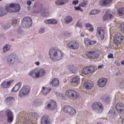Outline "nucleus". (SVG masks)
Wrapping results in <instances>:
<instances>
[{
	"mask_svg": "<svg viewBox=\"0 0 124 124\" xmlns=\"http://www.w3.org/2000/svg\"><path fill=\"white\" fill-rule=\"evenodd\" d=\"M16 4L11 3L6 5L5 7V10L0 8V17L6 14L8 12L13 13L16 11Z\"/></svg>",
	"mask_w": 124,
	"mask_h": 124,
	"instance_id": "3",
	"label": "nucleus"
},
{
	"mask_svg": "<svg viewBox=\"0 0 124 124\" xmlns=\"http://www.w3.org/2000/svg\"><path fill=\"white\" fill-rule=\"evenodd\" d=\"M88 3L87 1H84L80 3L79 5V6L82 7H85L87 5Z\"/></svg>",
	"mask_w": 124,
	"mask_h": 124,
	"instance_id": "41",
	"label": "nucleus"
},
{
	"mask_svg": "<svg viewBox=\"0 0 124 124\" xmlns=\"http://www.w3.org/2000/svg\"><path fill=\"white\" fill-rule=\"evenodd\" d=\"M21 84L22 83L21 82H19L16 84V91L19 90Z\"/></svg>",
	"mask_w": 124,
	"mask_h": 124,
	"instance_id": "44",
	"label": "nucleus"
},
{
	"mask_svg": "<svg viewBox=\"0 0 124 124\" xmlns=\"http://www.w3.org/2000/svg\"><path fill=\"white\" fill-rule=\"evenodd\" d=\"M59 83V81L58 79L54 78L50 83V85L53 86H56L58 85Z\"/></svg>",
	"mask_w": 124,
	"mask_h": 124,
	"instance_id": "24",
	"label": "nucleus"
},
{
	"mask_svg": "<svg viewBox=\"0 0 124 124\" xmlns=\"http://www.w3.org/2000/svg\"><path fill=\"white\" fill-rule=\"evenodd\" d=\"M30 90L29 87L27 85L24 86L20 91L19 95L21 97L27 95Z\"/></svg>",
	"mask_w": 124,
	"mask_h": 124,
	"instance_id": "7",
	"label": "nucleus"
},
{
	"mask_svg": "<svg viewBox=\"0 0 124 124\" xmlns=\"http://www.w3.org/2000/svg\"><path fill=\"white\" fill-rule=\"evenodd\" d=\"M71 107L69 106H65L63 108L62 110L64 112L68 114Z\"/></svg>",
	"mask_w": 124,
	"mask_h": 124,
	"instance_id": "34",
	"label": "nucleus"
},
{
	"mask_svg": "<svg viewBox=\"0 0 124 124\" xmlns=\"http://www.w3.org/2000/svg\"><path fill=\"white\" fill-rule=\"evenodd\" d=\"M114 63L118 66H119L120 65V64L117 61H115Z\"/></svg>",
	"mask_w": 124,
	"mask_h": 124,
	"instance_id": "59",
	"label": "nucleus"
},
{
	"mask_svg": "<svg viewBox=\"0 0 124 124\" xmlns=\"http://www.w3.org/2000/svg\"><path fill=\"white\" fill-rule=\"evenodd\" d=\"M115 107L119 113H124V105L122 103H118L116 105Z\"/></svg>",
	"mask_w": 124,
	"mask_h": 124,
	"instance_id": "14",
	"label": "nucleus"
},
{
	"mask_svg": "<svg viewBox=\"0 0 124 124\" xmlns=\"http://www.w3.org/2000/svg\"><path fill=\"white\" fill-rule=\"evenodd\" d=\"M55 94H56V95L57 96V97H58L59 96L60 93H58L57 92H55Z\"/></svg>",
	"mask_w": 124,
	"mask_h": 124,
	"instance_id": "64",
	"label": "nucleus"
},
{
	"mask_svg": "<svg viewBox=\"0 0 124 124\" xmlns=\"http://www.w3.org/2000/svg\"><path fill=\"white\" fill-rule=\"evenodd\" d=\"M84 43L86 46H88L90 45V39L87 38H84Z\"/></svg>",
	"mask_w": 124,
	"mask_h": 124,
	"instance_id": "37",
	"label": "nucleus"
},
{
	"mask_svg": "<svg viewBox=\"0 0 124 124\" xmlns=\"http://www.w3.org/2000/svg\"><path fill=\"white\" fill-rule=\"evenodd\" d=\"M51 24H55L57 23V22L55 19H50Z\"/></svg>",
	"mask_w": 124,
	"mask_h": 124,
	"instance_id": "43",
	"label": "nucleus"
},
{
	"mask_svg": "<svg viewBox=\"0 0 124 124\" xmlns=\"http://www.w3.org/2000/svg\"><path fill=\"white\" fill-rule=\"evenodd\" d=\"M105 34L104 30L102 28L98 27L96 29V36L99 39L103 40Z\"/></svg>",
	"mask_w": 124,
	"mask_h": 124,
	"instance_id": "10",
	"label": "nucleus"
},
{
	"mask_svg": "<svg viewBox=\"0 0 124 124\" xmlns=\"http://www.w3.org/2000/svg\"><path fill=\"white\" fill-rule=\"evenodd\" d=\"M65 94L70 99L75 100L80 98L79 94L77 92L72 90H69L66 91Z\"/></svg>",
	"mask_w": 124,
	"mask_h": 124,
	"instance_id": "4",
	"label": "nucleus"
},
{
	"mask_svg": "<svg viewBox=\"0 0 124 124\" xmlns=\"http://www.w3.org/2000/svg\"><path fill=\"white\" fill-rule=\"evenodd\" d=\"M95 70V68L93 66L85 67L83 69L82 73L85 75H87L93 72Z\"/></svg>",
	"mask_w": 124,
	"mask_h": 124,
	"instance_id": "11",
	"label": "nucleus"
},
{
	"mask_svg": "<svg viewBox=\"0 0 124 124\" xmlns=\"http://www.w3.org/2000/svg\"><path fill=\"white\" fill-rule=\"evenodd\" d=\"M6 113L8 117V122L11 123L13 120V116L12 112L9 109H7L6 110Z\"/></svg>",
	"mask_w": 124,
	"mask_h": 124,
	"instance_id": "16",
	"label": "nucleus"
},
{
	"mask_svg": "<svg viewBox=\"0 0 124 124\" xmlns=\"http://www.w3.org/2000/svg\"><path fill=\"white\" fill-rule=\"evenodd\" d=\"M72 81L73 83L78 84L80 82L79 77L78 76L75 77L72 79Z\"/></svg>",
	"mask_w": 124,
	"mask_h": 124,
	"instance_id": "32",
	"label": "nucleus"
},
{
	"mask_svg": "<svg viewBox=\"0 0 124 124\" xmlns=\"http://www.w3.org/2000/svg\"><path fill=\"white\" fill-rule=\"evenodd\" d=\"M68 114L70 115H72L76 114V109L73 108L71 107Z\"/></svg>",
	"mask_w": 124,
	"mask_h": 124,
	"instance_id": "33",
	"label": "nucleus"
},
{
	"mask_svg": "<svg viewBox=\"0 0 124 124\" xmlns=\"http://www.w3.org/2000/svg\"><path fill=\"white\" fill-rule=\"evenodd\" d=\"M96 43V41H92L90 40V45H93L95 44Z\"/></svg>",
	"mask_w": 124,
	"mask_h": 124,
	"instance_id": "54",
	"label": "nucleus"
},
{
	"mask_svg": "<svg viewBox=\"0 0 124 124\" xmlns=\"http://www.w3.org/2000/svg\"><path fill=\"white\" fill-rule=\"evenodd\" d=\"M99 11L96 10H92L89 13V14L95 15L98 13Z\"/></svg>",
	"mask_w": 124,
	"mask_h": 124,
	"instance_id": "42",
	"label": "nucleus"
},
{
	"mask_svg": "<svg viewBox=\"0 0 124 124\" xmlns=\"http://www.w3.org/2000/svg\"><path fill=\"white\" fill-rule=\"evenodd\" d=\"M10 27V24L9 23H8L6 25H5L4 28L5 29H8Z\"/></svg>",
	"mask_w": 124,
	"mask_h": 124,
	"instance_id": "52",
	"label": "nucleus"
},
{
	"mask_svg": "<svg viewBox=\"0 0 124 124\" xmlns=\"http://www.w3.org/2000/svg\"><path fill=\"white\" fill-rule=\"evenodd\" d=\"M13 81V80H10L7 81H3L1 83V85L3 88H7L10 85Z\"/></svg>",
	"mask_w": 124,
	"mask_h": 124,
	"instance_id": "20",
	"label": "nucleus"
},
{
	"mask_svg": "<svg viewBox=\"0 0 124 124\" xmlns=\"http://www.w3.org/2000/svg\"><path fill=\"white\" fill-rule=\"evenodd\" d=\"M92 108L94 111L99 113L101 112L103 110V107L102 104L97 102H94L93 104Z\"/></svg>",
	"mask_w": 124,
	"mask_h": 124,
	"instance_id": "8",
	"label": "nucleus"
},
{
	"mask_svg": "<svg viewBox=\"0 0 124 124\" xmlns=\"http://www.w3.org/2000/svg\"><path fill=\"white\" fill-rule=\"evenodd\" d=\"M31 116L35 119H37L39 117L38 114L36 112H33L31 113Z\"/></svg>",
	"mask_w": 124,
	"mask_h": 124,
	"instance_id": "40",
	"label": "nucleus"
},
{
	"mask_svg": "<svg viewBox=\"0 0 124 124\" xmlns=\"http://www.w3.org/2000/svg\"><path fill=\"white\" fill-rule=\"evenodd\" d=\"M107 82V79L104 78H101L99 79L97 81V84L98 86L100 87H104Z\"/></svg>",
	"mask_w": 124,
	"mask_h": 124,
	"instance_id": "15",
	"label": "nucleus"
},
{
	"mask_svg": "<svg viewBox=\"0 0 124 124\" xmlns=\"http://www.w3.org/2000/svg\"><path fill=\"white\" fill-rule=\"evenodd\" d=\"M46 73L45 70L43 68L37 67L30 71L28 75L31 77L36 79L42 77L45 75Z\"/></svg>",
	"mask_w": 124,
	"mask_h": 124,
	"instance_id": "1",
	"label": "nucleus"
},
{
	"mask_svg": "<svg viewBox=\"0 0 124 124\" xmlns=\"http://www.w3.org/2000/svg\"><path fill=\"white\" fill-rule=\"evenodd\" d=\"M44 8L42 5L40 4L36 8L34 12L36 13H38L40 12H41V13Z\"/></svg>",
	"mask_w": 124,
	"mask_h": 124,
	"instance_id": "23",
	"label": "nucleus"
},
{
	"mask_svg": "<svg viewBox=\"0 0 124 124\" xmlns=\"http://www.w3.org/2000/svg\"><path fill=\"white\" fill-rule=\"evenodd\" d=\"M78 2V0H74L72 2V4L73 5H76L77 4Z\"/></svg>",
	"mask_w": 124,
	"mask_h": 124,
	"instance_id": "53",
	"label": "nucleus"
},
{
	"mask_svg": "<svg viewBox=\"0 0 124 124\" xmlns=\"http://www.w3.org/2000/svg\"><path fill=\"white\" fill-rule=\"evenodd\" d=\"M58 97H60L62 99H63L64 97V95L60 93Z\"/></svg>",
	"mask_w": 124,
	"mask_h": 124,
	"instance_id": "58",
	"label": "nucleus"
},
{
	"mask_svg": "<svg viewBox=\"0 0 124 124\" xmlns=\"http://www.w3.org/2000/svg\"><path fill=\"white\" fill-rule=\"evenodd\" d=\"M15 98L11 97H9L7 98L5 100L6 104L8 106L12 105L15 101Z\"/></svg>",
	"mask_w": 124,
	"mask_h": 124,
	"instance_id": "17",
	"label": "nucleus"
},
{
	"mask_svg": "<svg viewBox=\"0 0 124 124\" xmlns=\"http://www.w3.org/2000/svg\"><path fill=\"white\" fill-rule=\"evenodd\" d=\"M44 22L46 24H51L50 19L45 20Z\"/></svg>",
	"mask_w": 124,
	"mask_h": 124,
	"instance_id": "49",
	"label": "nucleus"
},
{
	"mask_svg": "<svg viewBox=\"0 0 124 124\" xmlns=\"http://www.w3.org/2000/svg\"><path fill=\"white\" fill-rule=\"evenodd\" d=\"M15 86H16V85H15L14 86V87L13 88H12L11 90V91L12 92H15L16 91L15 90Z\"/></svg>",
	"mask_w": 124,
	"mask_h": 124,
	"instance_id": "63",
	"label": "nucleus"
},
{
	"mask_svg": "<svg viewBox=\"0 0 124 124\" xmlns=\"http://www.w3.org/2000/svg\"><path fill=\"white\" fill-rule=\"evenodd\" d=\"M85 26L87 27H89L90 28L91 26H92V25L90 24L87 23L86 24Z\"/></svg>",
	"mask_w": 124,
	"mask_h": 124,
	"instance_id": "56",
	"label": "nucleus"
},
{
	"mask_svg": "<svg viewBox=\"0 0 124 124\" xmlns=\"http://www.w3.org/2000/svg\"><path fill=\"white\" fill-rule=\"evenodd\" d=\"M50 59L53 61H59L62 58V53L60 50L54 47H52L49 51Z\"/></svg>",
	"mask_w": 124,
	"mask_h": 124,
	"instance_id": "2",
	"label": "nucleus"
},
{
	"mask_svg": "<svg viewBox=\"0 0 124 124\" xmlns=\"http://www.w3.org/2000/svg\"><path fill=\"white\" fill-rule=\"evenodd\" d=\"M113 54L111 53L109 54L108 56V57L109 58H113Z\"/></svg>",
	"mask_w": 124,
	"mask_h": 124,
	"instance_id": "50",
	"label": "nucleus"
},
{
	"mask_svg": "<svg viewBox=\"0 0 124 124\" xmlns=\"http://www.w3.org/2000/svg\"><path fill=\"white\" fill-rule=\"evenodd\" d=\"M115 110L113 109H111L108 113V116L111 118H113L115 116L116 114Z\"/></svg>",
	"mask_w": 124,
	"mask_h": 124,
	"instance_id": "29",
	"label": "nucleus"
},
{
	"mask_svg": "<svg viewBox=\"0 0 124 124\" xmlns=\"http://www.w3.org/2000/svg\"><path fill=\"white\" fill-rule=\"evenodd\" d=\"M118 14L120 16L124 15V8H119L117 10Z\"/></svg>",
	"mask_w": 124,
	"mask_h": 124,
	"instance_id": "35",
	"label": "nucleus"
},
{
	"mask_svg": "<svg viewBox=\"0 0 124 124\" xmlns=\"http://www.w3.org/2000/svg\"><path fill=\"white\" fill-rule=\"evenodd\" d=\"M77 25L78 27L80 28H81L82 27L81 23L79 20L77 22Z\"/></svg>",
	"mask_w": 124,
	"mask_h": 124,
	"instance_id": "46",
	"label": "nucleus"
},
{
	"mask_svg": "<svg viewBox=\"0 0 124 124\" xmlns=\"http://www.w3.org/2000/svg\"><path fill=\"white\" fill-rule=\"evenodd\" d=\"M115 38L114 40L115 42L116 43H120L124 39V37L121 34L119 33H117L116 34Z\"/></svg>",
	"mask_w": 124,
	"mask_h": 124,
	"instance_id": "13",
	"label": "nucleus"
},
{
	"mask_svg": "<svg viewBox=\"0 0 124 124\" xmlns=\"http://www.w3.org/2000/svg\"><path fill=\"white\" fill-rule=\"evenodd\" d=\"M113 17L112 13L109 11H107L103 17V20L106 21L112 18Z\"/></svg>",
	"mask_w": 124,
	"mask_h": 124,
	"instance_id": "18",
	"label": "nucleus"
},
{
	"mask_svg": "<svg viewBox=\"0 0 124 124\" xmlns=\"http://www.w3.org/2000/svg\"><path fill=\"white\" fill-rule=\"evenodd\" d=\"M31 1L29 0H27L26 1L27 4L29 6H30L31 4Z\"/></svg>",
	"mask_w": 124,
	"mask_h": 124,
	"instance_id": "55",
	"label": "nucleus"
},
{
	"mask_svg": "<svg viewBox=\"0 0 124 124\" xmlns=\"http://www.w3.org/2000/svg\"><path fill=\"white\" fill-rule=\"evenodd\" d=\"M112 1V0H101L99 4L101 6H104L110 3Z\"/></svg>",
	"mask_w": 124,
	"mask_h": 124,
	"instance_id": "22",
	"label": "nucleus"
},
{
	"mask_svg": "<svg viewBox=\"0 0 124 124\" xmlns=\"http://www.w3.org/2000/svg\"><path fill=\"white\" fill-rule=\"evenodd\" d=\"M103 101L106 103H108L110 101V99L108 97H106L103 99Z\"/></svg>",
	"mask_w": 124,
	"mask_h": 124,
	"instance_id": "45",
	"label": "nucleus"
},
{
	"mask_svg": "<svg viewBox=\"0 0 124 124\" xmlns=\"http://www.w3.org/2000/svg\"><path fill=\"white\" fill-rule=\"evenodd\" d=\"M35 64L36 65L38 66L40 64V62L39 61L36 62H35Z\"/></svg>",
	"mask_w": 124,
	"mask_h": 124,
	"instance_id": "62",
	"label": "nucleus"
},
{
	"mask_svg": "<svg viewBox=\"0 0 124 124\" xmlns=\"http://www.w3.org/2000/svg\"><path fill=\"white\" fill-rule=\"evenodd\" d=\"M15 58L12 57L11 55H9L8 56L7 60L8 62H10L12 64H13L15 62Z\"/></svg>",
	"mask_w": 124,
	"mask_h": 124,
	"instance_id": "31",
	"label": "nucleus"
},
{
	"mask_svg": "<svg viewBox=\"0 0 124 124\" xmlns=\"http://www.w3.org/2000/svg\"><path fill=\"white\" fill-rule=\"evenodd\" d=\"M46 108L52 110H55L57 108L56 102L52 100H48L46 103Z\"/></svg>",
	"mask_w": 124,
	"mask_h": 124,
	"instance_id": "9",
	"label": "nucleus"
},
{
	"mask_svg": "<svg viewBox=\"0 0 124 124\" xmlns=\"http://www.w3.org/2000/svg\"><path fill=\"white\" fill-rule=\"evenodd\" d=\"M89 30L91 32H92L93 31V29L92 26L90 28Z\"/></svg>",
	"mask_w": 124,
	"mask_h": 124,
	"instance_id": "61",
	"label": "nucleus"
},
{
	"mask_svg": "<svg viewBox=\"0 0 124 124\" xmlns=\"http://www.w3.org/2000/svg\"><path fill=\"white\" fill-rule=\"evenodd\" d=\"M16 22V20L14 19L12 21V22H11V24L13 25H16L15 23Z\"/></svg>",
	"mask_w": 124,
	"mask_h": 124,
	"instance_id": "57",
	"label": "nucleus"
},
{
	"mask_svg": "<svg viewBox=\"0 0 124 124\" xmlns=\"http://www.w3.org/2000/svg\"><path fill=\"white\" fill-rule=\"evenodd\" d=\"M74 8L76 10H80L81 12H82L83 10L81 8L79 7H74Z\"/></svg>",
	"mask_w": 124,
	"mask_h": 124,
	"instance_id": "47",
	"label": "nucleus"
},
{
	"mask_svg": "<svg viewBox=\"0 0 124 124\" xmlns=\"http://www.w3.org/2000/svg\"><path fill=\"white\" fill-rule=\"evenodd\" d=\"M104 67V65L103 64H102L101 65H99L98 67V69H101L103 68Z\"/></svg>",
	"mask_w": 124,
	"mask_h": 124,
	"instance_id": "60",
	"label": "nucleus"
},
{
	"mask_svg": "<svg viewBox=\"0 0 124 124\" xmlns=\"http://www.w3.org/2000/svg\"><path fill=\"white\" fill-rule=\"evenodd\" d=\"M10 47V46L9 45H5L3 48V52H5L9 50Z\"/></svg>",
	"mask_w": 124,
	"mask_h": 124,
	"instance_id": "39",
	"label": "nucleus"
},
{
	"mask_svg": "<svg viewBox=\"0 0 124 124\" xmlns=\"http://www.w3.org/2000/svg\"><path fill=\"white\" fill-rule=\"evenodd\" d=\"M51 90L50 88H46L43 87L42 88V92L44 95H46Z\"/></svg>",
	"mask_w": 124,
	"mask_h": 124,
	"instance_id": "28",
	"label": "nucleus"
},
{
	"mask_svg": "<svg viewBox=\"0 0 124 124\" xmlns=\"http://www.w3.org/2000/svg\"><path fill=\"white\" fill-rule=\"evenodd\" d=\"M69 69L71 72L72 73H75L77 70V68L74 65H71L69 66Z\"/></svg>",
	"mask_w": 124,
	"mask_h": 124,
	"instance_id": "27",
	"label": "nucleus"
},
{
	"mask_svg": "<svg viewBox=\"0 0 124 124\" xmlns=\"http://www.w3.org/2000/svg\"><path fill=\"white\" fill-rule=\"evenodd\" d=\"M49 14V12L48 10L44 8L41 15L43 17H46L48 16Z\"/></svg>",
	"mask_w": 124,
	"mask_h": 124,
	"instance_id": "26",
	"label": "nucleus"
},
{
	"mask_svg": "<svg viewBox=\"0 0 124 124\" xmlns=\"http://www.w3.org/2000/svg\"><path fill=\"white\" fill-rule=\"evenodd\" d=\"M100 51L95 49L91 50L86 52V56L89 58L92 59H96L99 56Z\"/></svg>",
	"mask_w": 124,
	"mask_h": 124,
	"instance_id": "5",
	"label": "nucleus"
},
{
	"mask_svg": "<svg viewBox=\"0 0 124 124\" xmlns=\"http://www.w3.org/2000/svg\"><path fill=\"white\" fill-rule=\"evenodd\" d=\"M84 86L87 89H90L93 86L92 83L90 80H87L85 82Z\"/></svg>",
	"mask_w": 124,
	"mask_h": 124,
	"instance_id": "19",
	"label": "nucleus"
},
{
	"mask_svg": "<svg viewBox=\"0 0 124 124\" xmlns=\"http://www.w3.org/2000/svg\"><path fill=\"white\" fill-rule=\"evenodd\" d=\"M44 29L43 28H41L39 30V32L40 33H43L44 32Z\"/></svg>",
	"mask_w": 124,
	"mask_h": 124,
	"instance_id": "51",
	"label": "nucleus"
},
{
	"mask_svg": "<svg viewBox=\"0 0 124 124\" xmlns=\"http://www.w3.org/2000/svg\"><path fill=\"white\" fill-rule=\"evenodd\" d=\"M72 20V18L71 16H68L65 17L64 19V21L65 23H68L71 22Z\"/></svg>",
	"mask_w": 124,
	"mask_h": 124,
	"instance_id": "30",
	"label": "nucleus"
},
{
	"mask_svg": "<svg viewBox=\"0 0 124 124\" xmlns=\"http://www.w3.org/2000/svg\"><path fill=\"white\" fill-rule=\"evenodd\" d=\"M69 0H61L60 1H59L58 3L60 5H62L66 4L68 2Z\"/></svg>",
	"mask_w": 124,
	"mask_h": 124,
	"instance_id": "38",
	"label": "nucleus"
},
{
	"mask_svg": "<svg viewBox=\"0 0 124 124\" xmlns=\"http://www.w3.org/2000/svg\"><path fill=\"white\" fill-rule=\"evenodd\" d=\"M32 23V21L31 18L28 16L25 17L23 18L22 20V24L24 27L28 28L30 27Z\"/></svg>",
	"mask_w": 124,
	"mask_h": 124,
	"instance_id": "6",
	"label": "nucleus"
},
{
	"mask_svg": "<svg viewBox=\"0 0 124 124\" xmlns=\"http://www.w3.org/2000/svg\"><path fill=\"white\" fill-rule=\"evenodd\" d=\"M22 118L21 121L22 122L23 124H34L32 121L31 122V121H29L28 117H25L23 116Z\"/></svg>",
	"mask_w": 124,
	"mask_h": 124,
	"instance_id": "21",
	"label": "nucleus"
},
{
	"mask_svg": "<svg viewBox=\"0 0 124 124\" xmlns=\"http://www.w3.org/2000/svg\"><path fill=\"white\" fill-rule=\"evenodd\" d=\"M41 123L42 124H49L50 123V121L48 117L44 116L42 118Z\"/></svg>",
	"mask_w": 124,
	"mask_h": 124,
	"instance_id": "25",
	"label": "nucleus"
},
{
	"mask_svg": "<svg viewBox=\"0 0 124 124\" xmlns=\"http://www.w3.org/2000/svg\"><path fill=\"white\" fill-rule=\"evenodd\" d=\"M21 7L18 4H16V12L19 11Z\"/></svg>",
	"mask_w": 124,
	"mask_h": 124,
	"instance_id": "48",
	"label": "nucleus"
},
{
	"mask_svg": "<svg viewBox=\"0 0 124 124\" xmlns=\"http://www.w3.org/2000/svg\"><path fill=\"white\" fill-rule=\"evenodd\" d=\"M67 46L68 48L73 49H75L78 48L79 44L76 41H74L67 43Z\"/></svg>",
	"mask_w": 124,
	"mask_h": 124,
	"instance_id": "12",
	"label": "nucleus"
},
{
	"mask_svg": "<svg viewBox=\"0 0 124 124\" xmlns=\"http://www.w3.org/2000/svg\"><path fill=\"white\" fill-rule=\"evenodd\" d=\"M42 102L39 100H36L33 102V104L35 106H38L41 105Z\"/></svg>",
	"mask_w": 124,
	"mask_h": 124,
	"instance_id": "36",
	"label": "nucleus"
}]
</instances>
